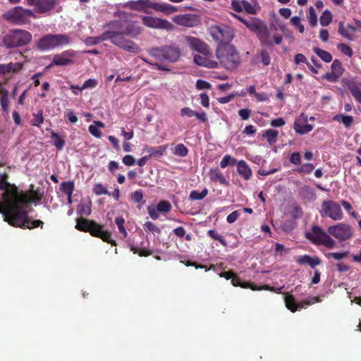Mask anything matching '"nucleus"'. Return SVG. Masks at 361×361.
<instances>
[{
    "label": "nucleus",
    "instance_id": "obj_48",
    "mask_svg": "<svg viewBox=\"0 0 361 361\" xmlns=\"http://www.w3.org/2000/svg\"><path fill=\"white\" fill-rule=\"evenodd\" d=\"M115 223L117 225L120 233H121L124 238L127 235V231L124 227L125 219L121 216L116 217Z\"/></svg>",
    "mask_w": 361,
    "mask_h": 361
},
{
    "label": "nucleus",
    "instance_id": "obj_27",
    "mask_svg": "<svg viewBox=\"0 0 361 361\" xmlns=\"http://www.w3.org/2000/svg\"><path fill=\"white\" fill-rule=\"evenodd\" d=\"M296 262L300 264H307L312 269H314L315 266L319 265L322 263V261L319 257H312L307 255L299 257Z\"/></svg>",
    "mask_w": 361,
    "mask_h": 361
},
{
    "label": "nucleus",
    "instance_id": "obj_50",
    "mask_svg": "<svg viewBox=\"0 0 361 361\" xmlns=\"http://www.w3.org/2000/svg\"><path fill=\"white\" fill-rule=\"evenodd\" d=\"M307 18L312 27H315L317 25V16L314 8L312 6L309 8V14L307 16Z\"/></svg>",
    "mask_w": 361,
    "mask_h": 361
},
{
    "label": "nucleus",
    "instance_id": "obj_19",
    "mask_svg": "<svg viewBox=\"0 0 361 361\" xmlns=\"http://www.w3.org/2000/svg\"><path fill=\"white\" fill-rule=\"evenodd\" d=\"M187 42L191 49L195 50L202 55L210 56L211 53L209 48L202 40L194 37H188Z\"/></svg>",
    "mask_w": 361,
    "mask_h": 361
},
{
    "label": "nucleus",
    "instance_id": "obj_26",
    "mask_svg": "<svg viewBox=\"0 0 361 361\" xmlns=\"http://www.w3.org/2000/svg\"><path fill=\"white\" fill-rule=\"evenodd\" d=\"M259 40L262 45H271L272 42L269 37V32L267 26L264 24L256 33Z\"/></svg>",
    "mask_w": 361,
    "mask_h": 361
},
{
    "label": "nucleus",
    "instance_id": "obj_32",
    "mask_svg": "<svg viewBox=\"0 0 361 361\" xmlns=\"http://www.w3.org/2000/svg\"><path fill=\"white\" fill-rule=\"evenodd\" d=\"M167 145H161L155 147H148L147 152H148L149 159L159 158L166 154Z\"/></svg>",
    "mask_w": 361,
    "mask_h": 361
},
{
    "label": "nucleus",
    "instance_id": "obj_2",
    "mask_svg": "<svg viewBox=\"0 0 361 361\" xmlns=\"http://www.w3.org/2000/svg\"><path fill=\"white\" fill-rule=\"evenodd\" d=\"M151 59L142 58L147 64L154 66L157 70L169 71L170 69L164 63L177 62L181 55L180 49L175 44L153 47L147 50Z\"/></svg>",
    "mask_w": 361,
    "mask_h": 361
},
{
    "label": "nucleus",
    "instance_id": "obj_34",
    "mask_svg": "<svg viewBox=\"0 0 361 361\" xmlns=\"http://www.w3.org/2000/svg\"><path fill=\"white\" fill-rule=\"evenodd\" d=\"M333 119L339 123H342L345 128H349L354 121L353 116L341 114L334 116Z\"/></svg>",
    "mask_w": 361,
    "mask_h": 361
},
{
    "label": "nucleus",
    "instance_id": "obj_35",
    "mask_svg": "<svg viewBox=\"0 0 361 361\" xmlns=\"http://www.w3.org/2000/svg\"><path fill=\"white\" fill-rule=\"evenodd\" d=\"M107 34H104V32L97 37H87L85 39V43L86 45H96L101 42L108 40Z\"/></svg>",
    "mask_w": 361,
    "mask_h": 361
},
{
    "label": "nucleus",
    "instance_id": "obj_5",
    "mask_svg": "<svg viewBox=\"0 0 361 361\" xmlns=\"http://www.w3.org/2000/svg\"><path fill=\"white\" fill-rule=\"evenodd\" d=\"M32 39V34L22 29L10 30L8 33L0 37V45L7 49L23 47Z\"/></svg>",
    "mask_w": 361,
    "mask_h": 361
},
{
    "label": "nucleus",
    "instance_id": "obj_44",
    "mask_svg": "<svg viewBox=\"0 0 361 361\" xmlns=\"http://www.w3.org/2000/svg\"><path fill=\"white\" fill-rule=\"evenodd\" d=\"M332 21V14L329 10L324 11L319 18L320 24L325 27L329 25Z\"/></svg>",
    "mask_w": 361,
    "mask_h": 361
},
{
    "label": "nucleus",
    "instance_id": "obj_42",
    "mask_svg": "<svg viewBox=\"0 0 361 361\" xmlns=\"http://www.w3.org/2000/svg\"><path fill=\"white\" fill-rule=\"evenodd\" d=\"M208 194V190L204 188L202 192L192 190L189 195L190 200H201L204 199Z\"/></svg>",
    "mask_w": 361,
    "mask_h": 361
},
{
    "label": "nucleus",
    "instance_id": "obj_63",
    "mask_svg": "<svg viewBox=\"0 0 361 361\" xmlns=\"http://www.w3.org/2000/svg\"><path fill=\"white\" fill-rule=\"evenodd\" d=\"M88 130L90 134L97 138H101L102 133L101 130L94 125H90L88 127Z\"/></svg>",
    "mask_w": 361,
    "mask_h": 361
},
{
    "label": "nucleus",
    "instance_id": "obj_36",
    "mask_svg": "<svg viewBox=\"0 0 361 361\" xmlns=\"http://www.w3.org/2000/svg\"><path fill=\"white\" fill-rule=\"evenodd\" d=\"M313 51L324 62L329 63L332 61V56L331 54L328 52L327 51H325L324 49H322L319 47H314Z\"/></svg>",
    "mask_w": 361,
    "mask_h": 361
},
{
    "label": "nucleus",
    "instance_id": "obj_30",
    "mask_svg": "<svg viewBox=\"0 0 361 361\" xmlns=\"http://www.w3.org/2000/svg\"><path fill=\"white\" fill-rule=\"evenodd\" d=\"M284 300L286 307L288 310H290L292 312H295L299 308L302 307V305L298 304L294 296L292 294L286 293Z\"/></svg>",
    "mask_w": 361,
    "mask_h": 361
},
{
    "label": "nucleus",
    "instance_id": "obj_8",
    "mask_svg": "<svg viewBox=\"0 0 361 361\" xmlns=\"http://www.w3.org/2000/svg\"><path fill=\"white\" fill-rule=\"evenodd\" d=\"M35 13L30 9L17 6L5 13L7 20L16 25H24L30 22V18H36Z\"/></svg>",
    "mask_w": 361,
    "mask_h": 361
},
{
    "label": "nucleus",
    "instance_id": "obj_39",
    "mask_svg": "<svg viewBox=\"0 0 361 361\" xmlns=\"http://www.w3.org/2000/svg\"><path fill=\"white\" fill-rule=\"evenodd\" d=\"M61 189L64 194L71 197L75 189L74 183L73 181L63 182L61 184Z\"/></svg>",
    "mask_w": 361,
    "mask_h": 361
},
{
    "label": "nucleus",
    "instance_id": "obj_40",
    "mask_svg": "<svg viewBox=\"0 0 361 361\" xmlns=\"http://www.w3.org/2000/svg\"><path fill=\"white\" fill-rule=\"evenodd\" d=\"M279 131L276 130L269 129L263 133V137L267 139L269 144H274L277 140Z\"/></svg>",
    "mask_w": 361,
    "mask_h": 361
},
{
    "label": "nucleus",
    "instance_id": "obj_1",
    "mask_svg": "<svg viewBox=\"0 0 361 361\" xmlns=\"http://www.w3.org/2000/svg\"><path fill=\"white\" fill-rule=\"evenodd\" d=\"M30 194L22 197L16 203L6 209L0 211L4 216V220L12 226L21 228L33 229L40 227L43 228L44 223L41 220H32L28 216V212L25 207L32 202L40 201L42 195L36 190H34V185H30Z\"/></svg>",
    "mask_w": 361,
    "mask_h": 361
},
{
    "label": "nucleus",
    "instance_id": "obj_16",
    "mask_svg": "<svg viewBox=\"0 0 361 361\" xmlns=\"http://www.w3.org/2000/svg\"><path fill=\"white\" fill-rule=\"evenodd\" d=\"M331 72L326 73L322 78L326 79L327 81L331 82H336L338 79L343 75L345 69L343 67L342 63L335 59L331 66Z\"/></svg>",
    "mask_w": 361,
    "mask_h": 361
},
{
    "label": "nucleus",
    "instance_id": "obj_62",
    "mask_svg": "<svg viewBox=\"0 0 361 361\" xmlns=\"http://www.w3.org/2000/svg\"><path fill=\"white\" fill-rule=\"evenodd\" d=\"M289 161L290 163L295 164V165H300L302 162V158L301 155L299 152H293L290 158Z\"/></svg>",
    "mask_w": 361,
    "mask_h": 361
},
{
    "label": "nucleus",
    "instance_id": "obj_15",
    "mask_svg": "<svg viewBox=\"0 0 361 361\" xmlns=\"http://www.w3.org/2000/svg\"><path fill=\"white\" fill-rule=\"evenodd\" d=\"M75 56V51L68 49L62 51L61 54H56L53 57L52 62L48 65L46 68L49 69L54 66H68L73 63V58Z\"/></svg>",
    "mask_w": 361,
    "mask_h": 361
},
{
    "label": "nucleus",
    "instance_id": "obj_52",
    "mask_svg": "<svg viewBox=\"0 0 361 361\" xmlns=\"http://www.w3.org/2000/svg\"><path fill=\"white\" fill-rule=\"evenodd\" d=\"M131 251H133L134 254H137L140 257H147L153 254V250H152L145 248L140 249L136 247H132Z\"/></svg>",
    "mask_w": 361,
    "mask_h": 361
},
{
    "label": "nucleus",
    "instance_id": "obj_18",
    "mask_svg": "<svg viewBox=\"0 0 361 361\" xmlns=\"http://www.w3.org/2000/svg\"><path fill=\"white\" fill-rule=\"evenodd\" d=\"M240 63V56L235 47L227 42V69H235Z\"/></svg>",
    "mask_w": 361,
    "mask_h": 361
},
{
    "label": "nucleus",
    "instance_id": "obj_10",
    "mask_svg": "<svg viewBox=\"0 0 361 361\" xmlns=\"http://www.w3.org/2000/svg\"><path fill=\"white\" fill-rule=\"evenodd\" d=\"M124 35H126L118 34L113 35L111 38H108V40H110L112 44L126 51L133 54L138 53L140 50L138 45L135 42L125 38Z\"/></svg>",
    "mask_w": 361,
    "mask_h": 361
},
{
    "label": "nucleus",
    "instance_id": "obj_33",
    "mask_svg": "<svg viewBox=\"0 0 361 361\" xmlns=\"http://www.w3.org/2000/svg\"><path fill=\"white\" fill-rule=\"evenodd\" d=\"M209 176L212 181L215 183H220L221 184L226 183V179L223 173L220 171L218 168L212 169L209 172Z\"/></svg>",
    "mask_w": 361,
    "mask_h": 361
},
{
    "label": "nucleus",
    "instance_id": "obj_31",
    "mask_svg": "<svg viewBox=\"0 0 361 361\" xmlns=\"http://www.w3.org/2000/svg\"><path fill=\"white\" fill-rule=\"evenodd\" d=\"M264 25V22L257 18H250L248 22H245V25L255 33H257Z\"/></svg>",
    "mask_w": 361,
    "mask_h": 361
},
{
    "label": "nucleus",
    "instance_id": "obj_49",
    "mask_svg": "<svg viewBox=\"0 0 361 361\" xmlns=\"http://www.w3.org/2000/svg\"><path fill=\"white\" fill-rule=\"evenodd\" d=\"M290 23L298 30L300 33H303L305 32V27L301 23V18L299 16L292 17L290 19Z\"/></svg>",
    "mask_w": 361,
    "mask_h": 361
},
{
    "label": "nucleus",
    "instance_id": "obj_47",
    "mask_svg": "<svg viewBox=\"0 0 361 361\" xmlns=\"http://www.w3.org/2000/svg\"><path fill=\"white\" fill-rule=\"evenodd\" d=\"M209 269H213L220 277L226 278V269L223 262L212 265Z\"/></svg>",
    "mask_w": 361,
    "mask_h": 361
},
{
    "label": "nucleus",
    "instance_id": "obj_37",
    "mask_svg": "<svg viewBox=\"0 0 361 361\" xmlns=\"http://www.w3.org/2000/svg\"><path fill=\"white\" fill-rule=\"evenodd\" d=\"M1 97L0 98V104L4 111L7 112L9 107L8 91L5 89L1 90Z\"/></svg>",
    "mask_w": 361,
    "mask_h": 361
},
{
    "label": "nucleus",
    "instance_id": "obj_29",
    "mask_svg": "<svg viewBox=\"0 0 361 361\" xmlns=\"http://www.w3.org/2000/svg\"><path fill=\"white\" fill-rule=\"evenodd\" d=\"M238 173L245 180L250 179L252 176V171L245 161H240L237 164Z\"/></svg>",
    "mask_w": 361,
    "mask_h": 361
},
{
    "label": "nucleus",
    "instance_id": "obj_57",
    "mask_svg": "<svg viewBox=\"0 0 361 361\" xmlns=\"http://www.w3.org/2000/svg\"><path fill=\"white\" fill-rule=\"evenodd\" d=\"M93 192L97 195H109L106 187L101 183H97L94 185Z\"/></svg>",
    "mask_w": 361,
    "mask_h": 361
},
{
    "label": "nucleus",
    "instance_id": "obj_41",
    "mask_svg": "<svg viewBox=\"0 0 361 361\" xmlns=\"http://www.w3.org/2000/svg\"><path fill=\"white\" fill-rule=\"evenodd\" d=\"M51 138L54 140L53 145L58 150H61L64 147L66 144L65 140L62 138H60L56 133L52 131L51 134Z\"/></svg>",
    "mask_w": 361,
    "mask_h": 361
},
{
    "label": "nucleus",
    "instance_id": "obj_58",
    "mask_svg": "<svg viewBox=\"0 0 361 361\" xmlns=\"http://www.w3.org/2000/svg\"><path fill=\"white\" fill-rule=\"evenodd\" d=\"M314 169V165L312 164L308 163L302 164L301 167L298 169L296 171L299 173L309 174L313 171Z\"/></svg>",
    "mask_w": 361,
    "mask_h": 361
},
{
    "label": "nucleus",
    "instance_id": "obj_24",
    "mask_svg": "<svg viewBox=\"0 0 361 361\" xmlns=\"http://www.w3.org/2000/svg\"><path fill=\"white\" fill-rule=\"evenodd\" d=\"M142 32V27L136 21L129 22L123 29V34L126 36L135 37L139 35Z\"/></svg>",
    "mask_w": 361,
    "mask_h": 361
},
{
    "label": "nucleus",
    "instance_id": "obj_7",
    "mask_svg": "<svg viewBox=\"0 0 361 361\" xmlns=\"http://www.w3.org/2000/svg\"><path fill=\"white\" fill-rule=\"evenodd\" d=\"M71 42V37L67 34H48L37 41V47L40 51H48L66 46Z\"/></svg>",
    "mask_w": 361,
    "mask_h": 361
},
{
    "label": "nucleus",
    "instance_id": "obj_9",
    "mask_svg": "<svg viewBox=\"0 0 361 361\" xmlns=\"http://www.w3.org/2000/svg\"><path fill=\"white\" fill-rule=\"evenodd\" d=\"M320 212L322 216H327L335 221L341 220L343 217L341 206L332 200L324 201Z\"/></svg>",
    "mask_w": 361,
    "mask_h": 361
},
{
    "label": "nucleus",
    "instance_id": "obj_11",
    "mask_svg": "<svg viewBox=\"0 0 361 361\" xmlns=\"http://www.w3.org/2000/svg\"><path fill=\"white\" fill-rule=\"evenodd\" d=\"M227 281L231 279V283L233 286H239L243 288H250L252 290H271L273 291L274 288L269 285H264L262 286H257V285L252 283L250 282L242 281L241 279L235 274V273L232 271H227Z\"/></svg>",
    "mask_w": 361,
    "mask_h": 361
},
{
    "label": "nucleus",
    "instance_id": "obj_56",
    "mask_svg": "<svg viewBox=\"0 0 361 361\" xmlns=\"http://www.w3.org/2000/svg\"><path fill=\"white\" fill-rule=\"evenodd\" d=\"M6 65L8 66V73H17V72L20 71L23 67V64L22 63H19V62H16V63L11 62L9 63H7Z\"/></svg>",
    "mask_w": 361,
    "mask_h": 361
},
{
    "label": "nucleus",
    "instance_id": "obj_43",
    "mask_svg": "<svg viewBox=\"0 0 361 361\" xmlns=\"http://www.w3.org/2000/svg\"><path fill=\"white\" fill-rule=\"evenodd\" d=\"M32 119L30 123L33 126L39 127L44 123L43 111L39 110L37 114H32Z\"/></svg>",
    "mask_w": 361,
    "mask_h": 361
},
{
    "label": "nucleus",
    "instance_id": "obj_55",
    "mask_svg": "<svg viewBox=\"0 0 361 361\" xmlns=\"http://www.w3.org/2000/svg\"><path fill=\"white\" fill-rule=\"evenodd\" d=\"M243 10L248 14L255 15L257 13V9L254 5L246 0H243L242 3Z\"/></svg>",
    "mask_w": 361,
    "mask_h": 361
},
{
    "label": "nucleus",
    "instance_id": "obj_25",
    "mask_svg": "<svg viewBox=\"0 0 361 361\" xmlns=\"http://www.w3.org/2000/svg\"><path fill=\"white\" fill-rule=\"evenodd\" d=\"M209 56L195 54L194 56V61L198 66H202L207 68H216L217 63L208 59Z\"/></svg>",
    "mask_w": 361,
    "mask_h": 361
},
{
    "label": "nucleus",
    "instance_id": "obj_13",
    "mask_svg": "<svg viewBox=\"0 0 361 361\" xmlns=\"http://www.w3.org/2000/svg\"><path fill=\"white\" fill-rule=\"evenodd\" d=\"M26 4L30 6H34L36 13L44 14L54 9L57 0H26Z\"/></svg>",
    "mask_w": 361,
    "mask_h": 361
},
{
    "label": "nucleus",
    "instance_id": "obj_6",
    "mask_svg": "<svg viewBox=\"0 0 361 361\" xmlns=\"http://www.w3.org/2000/svg\"><path fill=\"white\" fill-rule=\"evenodd\" d=\"M127 6L131 10L143 11L146 13H149L148 8H152L167 15L178 11L176 6L166 3L153 2L151 0L132 1L128 3Z\"/></svg>",
    "mask_w": 361,
    "mask_h": 361
},
{
    "label": "nucleus",
    "instance_id": "obj_14",
    "mask_svg": "<svg viewBox=\"0 0 361 361\" xmlns=\"http://www.w3.org/2000/svg\"><path fill=\"white\" fill-rule=\"evenodd\" d=\"M141 20L145 26L151 28L171 30L173 27V25L167 20L157 17L142 16Z\"/></svg>",
    "mask_w": 361,
    "mask_h": 361
},
{
    "label": "nucleus",
    "instance_id": "obj_22",
    "mask_svg": "<svg viewBox=\"0 0 361 361\" xmlns=\"http://www.w3.org/2000/svg\"><path fill=\"white\" fill-rule=\"evenodd\" d=\"M174 22L179 25L192 27L196 25L197 18L192 14L179 15L174 18Z\"/></svg>",
    "mask_w": 361,
    "mask_h": 361
},
{
    "label": "nucleus",
    "instance_id": "obj_61",
    "mask_svg": "<svg viewBox=\"0 0 361 361\" xmlns=\"http://www.w3.org/2000/svg\"><path fill=\"white\" fill-rule=\"evenodd\" d=\"M323 237H324V240L322 245L330 249L334 248L336 246L335 240H333L328 234L323 235Z\"/></svg>",
    "mask_w": 361,
    "mask_h": 361
},
{
    "label": "nucleus",
    "instance_id": "obj_12",
    "mask_svg": "<svg viewBox=\"0 0 361 361\" xmlns=\"http://www.w3.org/2000/svg\"><path fill=\"white\" fill-rule=\"evenodd\" d=\"M328 232L330 235L341 241L348 240L353 236L351 227L349 225L343 223L330 226L328 228Z\"/></svg>",
    "mask_w": 361,
    "mask_h": 361
},
{
    "label": "nucleus",
    "instance_id": "obj_17",
    "mask_svg": "<svg viewBox=\"0 0 361 361\" xmlns=\"http://www.w3.org/2000/svg\"><path fill=\"white\" fill-rule=\"evenodd\" d=\"M209 33L213 39L219 43L216 49V55L220 58V53L226 49V44L224 43V30L220 26L214 25L210 27Z\"/></svg>",
    "mask_w": 361,
    "mask_h": 361
},
{
    "label": "nucleus",
    "instance_id": "obj_46",
    "mask_svg": "<svg viewBox=\"0 0 361 361\" xmlns=\"http://www.w3.org/2000/svg\"><path fill=\"white\" fill-rule=\"evenodd\" d=\"M143 228H144V230L147 233H157V234L161 233L160 228H158L154 223H152L151 221H147L143 225Z\"/></svg>",
    "mask_w": 361,
    "mask_h": 361
},
{
    "label": "nucleus",
    "instance_id": "obj_64",
    "mask_svg": "<svg viewBox=\"0 0 361 361\" xmlns=\"http://www.w3.org/2000/svg\"><path fill=\"white\" fill-rule=\"evenodd\" d=\"M147 209L149 215L152 219L156 220L159 218V214L157 208L156 209L154 206L149 205L147 207Z\"/></svg>",
    "mask_w": 361,
    "mask_h": 361
},
{
    "label": "nucleus",
    "instance_id": "obj_60",
    "mask_svg": "<svg viewBox=\"0 0 361 361\" xmlns=\"http://www.w3.org/2000/svg\"><path fill=\"white\" fill-rule=\"evenodd\" d=\"M338 49L345 55L351 57L353 54L351 47L345 44L341 43L338 45Z\"/></svg>",
    "mask_w": 361,
    "mask_h": 361
},
{
    "label": "nucleus",
    "instance_id": "obj_51",
    "mask_svg": "<svg viewBox=\"0 0 361 361\" xmlns=\"http://www.w3.org/2000/svg\"><path fill=\"white\" fill-rule=\"evenodd\" d=\"M173 153L181 157L187 156L188 154V148L183 144H178L174 149Z\"/></svg>",
    "mask_w": 361,
    "mask_h": 361
},
{
    "label": "nucleus",
    "instance_id": "obj_3",
    "mask_svg": "<svg viewBox=\"0 0 361 361\" xmlns=\"http://www.w3.org/2000/svg\"><path fill=\"white\" fill-rule=\"evenodd\" d=\"M8 178L9 176L6 173L0 174V190L4 191L2 201L0 202V211L13 204L22 197L27 196L30 194V190L28 192H20L15 184L8 182Z\"/></svg>",
    "mask_w": 361,
    "mask_h": 361
},
{
    "label": "nucleus",
    "instance_id": "obj_54",
    "mask_svg": "<svg viewBox=\"0 0 361 361\" xmlns=\"http://www.w3.org/2000/svg\"><path fill=\"white\" fill-rule=\"evenodd\" d=\"M157 210L159 212H169L171 209V205L169 201L162 200L157 204Z\"/></svg>",
    "mask_w": 361,
    "mask_h": 361
},
{
    "label": "nucleus",
    "instance_id": "obj_59",
    "mask_svg": "<svg viewBox=\"0 0 361 361\" xmlns=\"http://www.w3.org/2000/svg\"><path fill=\"white\" fill-rule=\"evenodd\" d=\"M349 255V253L348 252H329V253H326L325 254V256L327 257V258H334L336 260H340L341 259H343L346 257H348Z\"/></svg>",
    "mask_w": 361,
    "mask_h": 361
},
{
    "label": "nucleus",
    "instance_id": "obj_4",
    "mask_svg": "<svg viewBox=\"0 0 361 361\" xmlns=\"http://www.w3.org/2000/svg\"><path fill=\"white\" fill-rule=\"evenodd\" d=\"M75 228L80 231L90 233L92 236L99 238L111 245H116V241L111 238V233L104 230V226L94 220L78 218L76 219Z\"/></svg>",
    "mask_w": 361,
    "mask_h": 361
},
{
    "label": "nucleus",
    "instance_id": "obj_20",
    "mask_svg": "<svg viewBox=\"0 0 361 361\" xmlns=\"http://www.w3.org/2000/svg\"><path fill=\"white\" fill-rule=\"evenodd\" d=\"M307 116L304 114H301L300 117L296 119L293 124L295 131L300 135H305L312 131L313 126L307 124Z\"/></svg>",
    "mask_w": 361,
    "mask_h": 361
},
{
    "label": "nucleus",
    "instance_id": "obj_45",
    "mask_svg": "<svg viewBox=\"0 0 361 361\" xmlns=\"http://www.w3.org/2000/svg\"><path fill=\"white\" fill-rule=\"evenodd\" d=\"M348 89L355 99L357 102L361 103V89L355 85L348 86Z\"/></svg>",
    "mask_w": 361,
    "mask_h": 361
},
{
    "label": "nucleus",
    "instance_id": "obj_23",
    "mask_svg": "<svg viewBox=\"0 0 361 361\" xmlns=\"http://www.w3.org/2000/svg\"><path fill=\"white\" fill-rule=\"evenodd\" d=\"M321 227L318 226H314L312 227V233H307V238L311 240L313 243L316 245H322L323 240H324V237L323 235H326Z\"/></svg>",
    "mask_w": 361,
    "mask_h": 361
},
{
    "label": "nucleus",
    "instance_id": "obj_21",
    "mask_svg": "<svg viewBox=\"0 0 361 361\" xmlns=\"http://www.w3.org/2000/svg\"><path fill=\"white\" fill-rule=\"evenodd\" d=\"M104 28L107 29L104 33L107 34L106 36L111 38L113 35L123 34L125 27L123 21L117 20L107 23L104 25Z\"/></svg>",
    "mask_w": 361,
    "mask_h": 361
},
{
    "label": "nucleus",
    "instance_id": "obj_38",
    "mask_svg": "<svg viewBox=\"0 0 361 361\" xmlns=\"http://www.w3.org/2000/svg\"><path fill=\"white\" fill-rule=\"evenodd\" d=\"M338 32L342 37H343L345 39H348L351 41L355 39V35H352L350 33V30L348 28L347 26H344V23L343 22L339 23Z\"/></svg>",
    "mask_w": 361,
    "mask_h": 361
},
{
    "label": "nucleus",
    "instance_id": "obj_28",
    "mask_svg": "<svg viewBox=\"0 0 361 361\" xmlns=\"http://www.w3.org/2000/svg\"><path fill=\"white\" fill-rule=\"evenodd\" d=\"M98 85V80L97 79H88L87 80L85 81L83 85L82 86L75 85H71L70 89L73 91V93L75 95H78V92L76 91H74V88H78L79 92H82V90L85 89H92Z\"/></svg>",
    "mask_w": 361,
    "mask_h": 361
},
{
    "label": "nucleus",
    "instance_id": "obj_53",
    "mask_svg": "<svg viewBox=\"0 0 361 361\" xmlns=\"http://www.w3.org/2000/svg\"><path fill=\"white\" fill-rule=\"evenodd\" d=\"M290 215L294 219H300L303 216V212L300 206L297 204H294L292 206L290 211Z\"/></svg>",
    "mask_w": 361,
    "mask_h": 361
}]
</instances>
